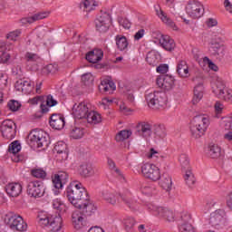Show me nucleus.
<instances>
[{"instance_id":"nucleus-1","label":"nucleus","mask_w":232,"mask_h":232,"mask_svg":"<svg viewBox=\"0 0 232 232\" xmlns=\"http://www.w3.org/2000/svg\"><path fill=\"white\" fill-rule=\"evenodd\" d=\"M102 197L106 202H108V204H111L112 206H115V204H121V200H122V202H124L127 208H130L131 211L139 210V203L131 198V192L129 190L123 194H118L112 188H107L102 192Z\"/></svg>"},{"instance_id":"nucleus-2","label":"nucleus","mask_w":232,"mask_h":232,"mask_svg":"<svg viewBox=\"0 0 232 232\" xmlns=\"http://www.w3.org/2000/svg\"><path fill=\"white\" fill-rule=\"evenodd\" d=\"M88 191L80 181H72L65 189V197L74 208L82 206V202L88 198Z\"/></svg>"},{"instance_id":"nucleus-3","label":"nucleus","mask_w":232,"mask_h":232,"mask_svg":"<svg viewBox=\"0 0 232 232\" xmlns=\"http://www.w3.org/2000/svg\"><path fill=\"white\" fill-rule=\"evenodd\" d=\"M38 224L42 227H47L49 231L60 232L63 229V218L61 215H50L42 212L38 215Z\"/></svg>"},{"instance_id":"nucleus-4","label":"nucleus","mask_w":232,"mask_h":232,"mask_svg":"<svg viewBox=\"0 0 232 232\" xmlns=\"http://www.w3.org/2000/svg\"><path fill=\"white\" fill-rule=\"evenodd\" d=\"M209 128V116L208 114H198L192 120L190 132L194 139H200Z\"/></svg>"},{"instance_id":"nucleus-5","label":"nucleus","mask_w":232,"mask_h":232,"mask_svg":"<svg viewBox=\"0 0 232 232\" xmlns=\"http://www.w3.org/2000/svg\"><path fill=\"white\" fill-rule=\"evenodd\" d=\"M145 99L148 106L154 110H160L168 104V96L164 92L154 91L151 92H146Z\"/></svg>"},{"instance_id":"nucleus-6","label":"nucleus","mask_w":232,"mask_h":232,"mask_svg":"<svg viewBox=\"0 0 232 232\" xmlns=\"http://www.w3.org/2000/svg\"><path fill=\"white\" fill-rule=\"evenodd\" d=\"M30 146L34 148H46L50 145V138L46 132L41 130H33L28 135Z\"/></svg>"},{"instance_id":"nucleus-7","label":"nucleus","mask_w":232,"mask_h":232,"mask_svg":"<svg viewBox=\"0 0 232 232\" xmlns=\"http://www.w3.org/2000/svg\"><path fill=\"white\" fill-rule=\"evenodd\" d=\"M5 223L9 226L13 231L24 232L28 229V224L24 218L17 214H7L5 218Z\"/></svg>"},{"instance_id":"nucleus-8","label":"nucleus","mask_w":232,"mask_h":232,"mask_svg":"<svg viewBox=\"0 0 232 232\" xmlns=\"http://www.w3.org/2000/svg\"><path fill=\"white\" fill-rule=\"evenodd\" d=\"M152 41L155 44H160L167 52H173L175 50V40L170 38L169 35L162 34L160 32H153Z\"/></svg>"},{"instance_id":"nucleus-9","label":"nucleus","mask_w":232,"mask_h":232,"mask_svg":"<svg viewBox=\"0 0 232 232\" xmlns=\"http://www.w3.org/2000/svg\"><path fill=\"white\" fill-rule=\"evenodd\" d=\"M185 12L191 19H200L204 15V5L197 0H190L185 6Z\"/></svg>"},{"instance_id":"nucleus-10","label":"nucleus","mask_w":232,"mask_h":232,"mask_svg":"<svg viewBox=\"0 0 232 232\" xmlns=\"http://www.w3.org/2000/svg\"><path fill=\"white\" fill-rule=\"evenodd\" d=\"M149 211H152L154 215H158V217H161L167 220V222H174L175 221V213L173 210L169 208H166L163 207H159L153 203H149L147 205Z\"/></svg>"},{"instance_id":"nucleus-11","label":"nucleus","mask_w":232,"mask_h":232,"mask_svg":"<svg viewBox=\"0 0 232 232\" xmlns=\"http://www.w3.org/2000/svg\"><path fill=\"white\" fill-rule=\"evenodd\" d=\"M70 175L66 171H59L52 177L53 186L55 189H53L54 195L61 193L60 189L64 188V185L68 183Z\"/></svg>"},{"instance_id":"nucleus-12","label":"nucleus","mask_w":232,"mask_h":232,"mask_svg":"<svg viewBox=\"0 0 232 232\" xmlns=\"http://www.w3.org/2000/svg\"><path fill=\"white\" fill-rule=\"evenodd\" d=\"M141 173L146 179L154 182L160 179V169L153 163H145L141 166Z\"/></svg>"},{"instance_id":"nucleus-13","label":"nucleus","mask_w":232,"mask_h":232,"mask_svg":"<svg viewBox=\"0 0 232 232\" xmlns=\"http://www.w3.org/2000/svg\"><path fill=\"white\" fill-rule=\"evenodd\" d=\"M90 110H92V103L88 102H78L72 106V115L74 119H85Z\"/></svg>"},{"instance_id":"nucleus-14","label":"nucleus","mask_w":232,"mask_h":232,"mask_svg":"<svg viewBox=\"0 0 232 232\" xmlns=\"http://www.w3.org/2000/svg\"><path fill=\"white\" fill-rule=\"evenodd\" d=\"M44 184L41 181H32L27 186V193L29 197H34V198H41L44 196Z\"/></svg>"},{"instance_id":"nucleus-15","label":"nucleus","mask_w":232,"mask_h":232,"mask_svg":"<svg viewBox=\"0 0 232 232\" xmlns=\"http://www.w3.org/2000/svg\"><path fill=\"white\" fill-rule=\"evenodd\" d=\"M156 83L159 88H161V90L169 92V90H173V88H175V77L169 74L160 75L157 78Z\"/></svg>"},{"instance_id":"nucleus-16","label":"nucleus","mask_w":232,"mask_h":232,"mask_svg":"<svg viewBox=\"0 0 232 232\" xmlns=\"http://www.w3.org/2000/svg\"><path fill=\"white\" fill-rule=\"evenodd\" d=\"M15 123L12 120H5L0 127L1 132L5 139H14L15 137Z\"/></svg>"},{"instance_id":"nucleus-17","label":"nucleus","mask_w":232,"mask_h":232,"mask_svg":"<svg viewBox=\"0 0 232 232\" xmlns=\"http://www.w3.org/2000/svg\"><path fill=\"white\" fill-rule=\"evenodd\" d=\"M136 133L139 137H142V139H150L151 135H153V130L151 125L148 121L139 122L136 126Z\"/></svg>"},{"instance_id":"nucleus-18","label":"nucleus","mask_w":232,"mask_h":232,"mask_svg":"<svg viewBox=\"0 0 232 232\" xmlns=\"http://www.w3.org/2000/svg\"><path fill=\"white\" fill-rule=\"evenodd\" d=\"M110 24H111V17L106 13L95 21L96 30L102 34L110 29Z\"/></svg>"},{"instance_id":"nucleus-19","label":"nucleus","mask_w":232,"mask_h":232,"mask_svg":"<svg viewBox=\"0 0 232 232\" xmlns=\"http://www.w3.org/2000/svg\"><path fill=\"white\" fill-rule=\"evenodd\" d=\"M193 81L196 86L194 88V96L192 102L193 104H197L198 102H200V101H202V98L204 97V85L202 78L196 77L193 79Z\"/></svg>"},{"instance_id":"nucleus-20","label":"nucleus","mask_w":232,"mask_h":232,"mask_svg":"<svg viewBox=\"0 0 232 232\" xmlns=\"http://www.w3.org/2000/svg\"><path fill=\"white\" fill-rule=\"evenodd\" d=\"M14 88L16 92L28 95L31 92H34V82L30 80H18L14 84Z\"/></svg>"},{"instance_id":"nucleus-21","label":"nucleus","mask_w":232,"mask_h":232,"mask_svg":"<svg viewBox=\"0 0 232 232\" xmlns=\"http://www.w3.org/2000/svg\"><path fill=\"white\" fill-rule=\"evenodd\" d=\"M154 10L156 12V15L164 23V24H167V26H169V28H172V30H179L177 25L175 24V22H173L172 19L168 17V14L160 8V5H155Z\"/></svg>"},{"instance_id":"nucleus-22","label":"nucleus","mask_w":232,"mask_h":232,"mask_svg":"<svg viewBox=\"0 0 232 232\" xmlns=\"http://www.w3.org/2000/svg\"><path fill=\"white\" fill-rule=\"evenodd\" d=\"M226 83H224V81L222 78H217L212 82V92L216 97H218V99H221V97H224V93H226Z\"/></svg>"},{"instance_id":"nucleus-23","label":"nucleus","mask_w":232,"mask_h":232,"mask_svg":"<svg viewBox=\"0 0 232 232\" xmlns=\"http://www.w3.org/2000/svg\"><path fill=\"white\" fill-rule=\"evenodd\" d=\"M224 217H226V212L224 210H216L210 214L209 224L213 227H218V226H222V224H224Z\"/></svg>"},{"instance_id":"nucleus-24","label":"nucleus","mask_w":232,"mask_h":232,"mask_svg":"<svg viewBox=\"0 0 232 232\" xmlns=\"http://www.w3.org/2000/svg\"><path fill=\"white\" fill-rule=\"evenodd\" d=\"M5 192L8 197H19L23 192V185L19 182H10L5 185Z\"/></svg>"},{"instance_id":"nucleus-25","label":"nucleus","mask_w":232,"mask_h":232,"mask_svg":"<svg viewBox=\"0 0 232 232\" xmlns=\"http://www.w3.org/2000/svg\"><path fill=\"white\" fill-rule=\"evenodd\" d=\"M54 151L57 153L58 160H66L68 159V145L64 141H58L54 145Z\"/></svg>"},{"instance_id":"nucleus-26","label":"nucleus","mask_w":232,"mask_h":232,"mask_svg":"<svg viewBox=\"0 0 232 232\" xmlns=\"http://www.w3.org/2000/svg\"><path fill=\"white\" fill-rule=\"evenodd\" d=\"M177 73L182 79H188L191 75V71L189 70V65L184 60L179 61L177 63Z\"/></svg>"},{"instance_id":"nucleus-27","label":"nucleus","mask_w":232,"mask_h":232,"mask_svg":"<svg viewBox=\"0 0 232 232\" xmlns=\"http://www.w3.org/2000/svg\"><path fill=\"white\" fill-rule=\"evenodd\" d=\"M64 116L61 114H53L50 120V126L53 130H63L64 128Z\"/></svg>"},{"instance_id":"nucleus-28","label":"nucleus","mask_w":232,"mask_h":232,"mask_svg":"<svg viewBox=\"0 0 232 232\" xmlns=\"http://www.w3.org/2000/svg\"><path fill=\"white\" fill-rule=\"evenodd\" d=\"M115 83L111 82L110 79H103L99 85V91L102 93H113L116 90Z\"/></svg>"},{"instance_id":"nucleus-29","label":"nucleus","mask_w":232,"mask_h":232,"mask_svg":"<svg viewBox=\"0 0 232 232\" xmlns=\"http://www.w3.org/2000/svg\"><path fill=\"white\" fill-rule=\"evenodd\" d=\"M78 173L81 177L84 178L93 177L95 175V168H93V165L90 163H84L80 165Z\"/></svg>"},{"instance_id":"nucleus-30","label":"nucleus","mask_w":232,"mask_h":232,"mask_svg":"<svg viewBox=\"0 0 232 232\" xmlns=\"http://www.w3.org/2000/svg\"><path fill=\"white\" fill-rule=\"evenodd\" d=\"M84 119H86L89 124H99L102 121V117L99 112L93 110V107L90 109Z\"/></svg>"},{"instance_id":"nucleus-31","label":"nucleus","mask_w":232,"mask_h":232,"mask_svg":"<svg viewBox=\"0 0 232 232\" xmlns=\"http://www.w3.org/2000/svg\"><path fill=\"white\" fill-rule=\"evenodd\" d=\"M48 15H50L49 12L38 13L31 17H26V18L21 19L20 23H22V24H32V23H35V21H41V19H46V17H48Z\"/></svg>"},{"instance_id":"nucleus-32","label":"nucleus","mask_w":232,"mask_h":232,"mask_svg":"<svg viewBox=\"0 0 232 232\" xmlns=\"http://www.w3.org/2000/svg\"><path fill=\"white\" fill-rule=\"evenodd\" d=\"M104 53L101 49H94L86 54V60L89 63H99L102 59Z\"/></svg>"},{"instance_id":"nucleus-33","label":"nucleus","mask_w":232,"mask_h":232,"mask_svg":"<svg viewBox=\"0 0 232 232\" xmlns=\"http://www.w3.org/2000/svg\"><path fill=\"white\" fill-rule=\"evenodd\" d=\"M207 155L210 159H218L222 155V149L217 143H210L207 149Z\"/></svg>"},{"instance_id":"nucleus-34","label":"nucleus","mask_w":232,"mask_h":232,"mask_svg":"<svg viewBox=\"0 0 232 232\" xmlns=\"http://www.w3.org/2000/svg\"><path fill=\"white\" fill-rule=\"evenodd\" d=\"M76 209H81L82 213H87L88 215H92V213L95 211L96 208L93 202L90 200V196H87V199L82 201V206L76 207Z\"/></svg>"},{"instance_id":"nucleus-35","label":"nucleus","mask_w":232,"mask_h":232,"mask_svg":"<svg viewBox=\"0 0 232 232\" xmlns=\"http://www.w3.org/2000/svg\"><path fill=\"white\" fill-rule=\"evenodd\" d=\"M115 43L118 50L120 52H126L128 50V46H130V43L128 42V38L122 34H118L115 36Z\"/></svg>"},{"instance_id":"nucleus-36","label":"nucleus","mask_w":232,"mask_h":232,"mask_svg":"<svg viewBox=\"0 0 232 232\" xmlns=\"http://www.w3.org/2000/svg\"><path fill=\"white\" fill-rule=\"evenodd\" d=\"M190 220L189 216L182 218V221L179 227V232H197L195 227L191 225Z\"/></svg>"},{"instance_id":"nucleus-37","label":"nucleus","mask_w":232,"mask_h":232,"mask_svg":"<svg viewBox=\"0 0 232 232\" xmlns=\"http://www.w3.org/2000/svg\"><path fill=\"white\" fill-rule=\"evenodd\" d=\"M210 50H212L214 55H218V57H224L226 53V48L224 45L218 44V42H215V40L210 41Z\"/></svg>"},{"instance_id":"nucleus-38","label":"nucleus","mask_w":232,"mask_h":232,"mask_svg":"<svg viewBox=\"0 0 232 232\" xmlns=\"http://www.w3.org/2000/svg\"><path fill=\"white\" fill-rule=\"evenodd\" d=\"M96 6H99L97 0H82L80 4V8L83 12H92V10H95Z\"/></svg>"},{"instance_id":"nucleus-39","label":"nucleus","mask_w":232,"mask_h":232,"mask_svg":"<svg viewBox=\"0 0 232 232\" xmlns=\"http://www.w3.org/2000/svg\"><path fill=\"white\" fill-rule=\"evenodd\" d=\"M146 61L150 66H157L160 63V53L157 51H150L147 54Z\"/></svg>"},{"instance_id":"nucleus-40","label":"nucleus","mask_w":232,"mask_h":232,"mask_svg":"<svg viewBox=\"0 0 232 232\" xmlns=\"http://www.w3.org/2000/svg\"><path fill=\"white\" fill-rule=\"evenodd\" d=\"M72 226L75 229H81L82 227V224L84 222V218H82V214L79 211H74L72 215Z\"/></svg>"},{"instance_id":"nucleus-41","label":"nucleus","mask_w":232,"mask_h":232,"mask_svg":"<svg viewBox=\"0 0 232 232\" xmlns=\"http://www.w3.org/2000/svg\"><path fill=\"white\" fill-rule=\"evenodd\" d=\"M160 186L165 189V191H170L173 186L171 176L169 174H163L160 182Z\"/></svg>"},{"instance_id":"nucleus-42","label":"nucleus","mask_w":232,"mask_h":232,"mask_svg":"<svg viewBox=\"0 0 232 232\" xmlns=\"http://www.w3.org/2000/svg\"><path fill=\"white\" fill-rule=\"evenodd\" d=\"M6 50V44L5 42H0V52L2 54L0 55V63L2 64H8L10 63V53L5 52Z\"/></svg>"},{"instance_id":"nucleus-43","label":"nucleus","mask_w":232,"mask_h":232,"mask_svg":"<svg viewBox=\"0 0 232 232\" xmlns=\"http://www.w3.org/2000/svg\"><path fill=\"white\" fill-rule=\"evenodd\" d=\"M85 133L86 130H84V128L73 127L70 131V138L77 140L79 139H82Z\"/></svg>"},{"instance_id":"nucleus-44","label":"nucleus","mask_w":232,"mask_h":232,"mask_svg":"<svg viewBox=\"0 0 232 232\" xmlns=\"http://www.w3.org/2000/svg\"><path fill=\"white\" fill-rule=\"evenodd\" d=\"M122 224H123L126 231H131L133 229V227H135L137 221H135V218L126 216L122 219Z\"/></svg>"},{"instance_id":"nucleus-45","label":"nucleus","mask_w":232,"mask_h":232,"mask_svg":"<svg viewBox=\"0 0 232 232\" xmlns=\"http://www.w3.org/2000/svg\"><path fill=\"white\" fill-rule=\"evenodd\" d=\"M108 165L110 169L113 171L115 177H118L120 180H124V175H122V172H121V170L115 167V162L112 161V160H108Z\"/></svg>"},{"instance_id":"nucleus-46","label":"nucleus","mask_w":232,"mask_h":232,"mask_svg":"<svg viewBox=\"0 0 232 232\" xmlns=\"http://www.w3.org/2000/svg\"><path fill=\"white\" fill-rule=\"evenodd\" d=\"M185 175V182L188 186H193L195 184V176H193V172H191V169H184Z\"/></svg>"},{"instance_id":"nucleus-47","label":"nucleus","mask_w":232,"mask_h":232,"mask_svg":"<svg viewBox=\"0 0 232 232\" xmlns=\"http://www.w3.org/2000/svg\"><path fill=\"white\" fill-rule=\"evenodd\" d=\"M179 162L182 168V169H189V158L188 154H180L179 158Z\"/></svg>"},{"instance_id":"nucleus-48","label":"nucleus","mask_w":232,"mask_h":232,"mask_svg":"<svg viewBox=\"0 0 232 232\" xmlns=\"http://www.w3.org/2000/svg\"><path fill=\"white\" fill-rule=\"evenodd\" d=\"M93 75L92 72H86L83 75H82V82L84 84V86H92L93 84Z\"/></svg>"},{"instance_id":"nucleus-49","label":"nucleus","mask_w":232,"mask_h":232,"mask_svg":"<svg viewBox=\"0 0 232 232\" xmlns=\"http://www.w3.org/2000/svg\"><path fill=\"white\" fill-rule=\"evenodd\" d=\"M130 137H131V130H124L120 131L116 135V140L118 142H121L122 140H126V139H130Z\"/></svg>"},{"instance_id":"nucleus-50","label":"nucleus","mask_w":232,"mask_h":232,"mask_svg":"<svg viewBox=\"0 0 232 232\" xmlns=\"http://www.w3.org/2000/svg\"><path fill=\"white\" fill-rule=\"evenodd\" d=\"M8 151L9 153H13V155L19 153L21 151V143L19 141L12 142L8 147Z\"/></svg>"},{"instance_id":"nucleus-51","label":"nucleus","mask_w":232,"mask_h":232,"mask_svg":"<svg viewBox=\"0 0 232 232\" xmlns=\"http://www.w3.org/2000/svg\"><path fill=\"white\" fill-rule=\"evenodd\" d=\"M147 159H152V160H157V159H162L160 152L157 151L155 149H150L149 152L146 154Z\"/></svg>"},{"instance_id":"nucleus-52","label":"nucleus","mask_w":232,"mask_h":232,"mask_svg":"<svg viewBox=\"0 0 232 232\" xmlns=\"http://www.w3.org/2000/svg\"><path fill=\"white\" fill-rule=\"evenodd\" d=\"M53 209H57V211H66V205H64L59 198L53 200Z\"/></svg>"},{"instance_id":"nucleus-53","label":"nucleus","mask_w":232,"mask_h":232,"mask_svg":"<svg viewBox=\"0 0 232 232\" xmlns=\"http://www.w3.org/2000/svg\"><path fill=\"white\" fill-rule=\"evenodd\" d=\"M31 174L35 179H44V177H46V171H44L43 169H33L31 170Z\"/></svg>"},{"instance_id":"nucleus-54","label":"nucleus","mask_w":232,"mask_h":232,"mask_svg":"<svg viewBox=\"0 0 232 232\" xmlns=\"http://www.w3.org/2000/svg\"><path fill=\"white\" fill-rule=\"evenodd\" d=\"M154 137L155 139H164L166 137V130L162 127L157 126L154 129Z\"/></svg>"},{"instance_id":"nucleus-55","label":"nucleus","mask_w":232,"mask_h":232,"mask_svg":"<svg viewBox=\"0 0 232 232\" xmlns=\"http://www.w3.org/2000/svg\"><path fill=\"white\" fill-rule=\"evenodd\" d=\"M55 72H57V65L53 64H48L42 69V73H44V75H48V73H55Z\"/></svg>"},{"instance_id":"nucleus-56","label":"nucleus","mask_w":232,"mask_h":232,"mask_svg":"<svg viewBox=\"0 0 232 232\" xmlns=\"http://www.w3.org/2000/svg\"><path fill=\"white\" fill-rule=\"evenodd\" d=\"M25 59L27 63H39L41 57L34 53H26Z\"/></svg>"},{"instance_id":"nucleus-57","label":"nucleus","mask_w":232,"mask_h":232,"mask_svg":"<svg viewBox=\"0 0 232 232\" xmlns=\"http://www.w3.org/2000/svg\"><path fill=\"white\" fill-rule=\"evenodd\" d=\"M8 84V75L5 72H0V90H5Z\"/></svg>"},{"instance_id":"nucleus-58","label":"nucleus","mask_w":232,"mask_h":232,"mask_svg":"<svg viewBox=\"0 0 232 232\" xmlns=\"http://www.w3.org/2000/svg\"><path fill=\"white\" fill-rule=\"evenodd\" d=\"M118 23L120 26H122V28H125V30H130V28H131V23L130 22V20L126 18H123V17L118 18Z\"/></svg>"},{"instance_id":"nucleus-59","label":"nucleus","mask_w":232,"mask_h":232,"mask_svg":"<svg viewBox=\"0 0 232 232\" xmlns=\"http://www.w3.org/2000/svg\"><path fill=\"white\" fill-rule=\"evenodd\" d=\"M203 63H204V64H207V66H208V68L210 70H212L213 72H218V66H217V64H215L213 62H211V60H209V58H208V57L203 58Z\"/></svg>"},{"instance_id":"nucleus-60","label":"nucleus","mask_w":232,"mask_h":232,"mask_svg":"<svg viewBox=\"0 0 232 232\" xmlns=\"http://www.w3.org/2000/svg\"><path fill=\"white\" fill-rule=\"evenodd\" d=\"M7 106L11 111H17L21 108V103L15 100H12L8 102Z\"/></svg>"},{"instance_id":"nucleus-61","label":"nucleus","mask_w":232,"mask_h":232,"mask_svg":"<svg viewBox=\"0 0 232 232\" xmlns=\"http://www.w3.org/2000/svg\"><path fill=\"white\" fill-rule=\"evenodd\" d=\"M19 35H21V30L17 29L7 34L6 37L9 41H17Z\"/></svg>"},{"instance_id":"nucleus-62","label":"nucleus","mask_w":232,"mask_h":232,"mask_svg":"<svg viewBox=\"0 0 232 232\" xmlns=\"http://www.w3.org/2000/svg\"><path fill=\"white\" fill-rule=\"evenodd\" d=\"M157 73H168L169 72V65L161 63L156 68Z\"/></svg>"},{"instance_id":"nucleus-63","label":"nucleus","mask_w":232,"mask_h":232,"mask_svg":"<svg viewBox=\"0 0 232 232\" xmlns=\"http://www.w3.org/2000/svg\"><path fill=\"white\" fill-rule=\"evenodd\" d=\"M220 99H223L224 101H227V102H230L232 104V91L227 89L224 92V96Z\"/></svg>"},{"instance_id":"nucleus-64","label":"nucleus","mask_w":232,"mask_h":232,"mask_svg":"<svg viewBox=\"0 0 232 232\" xmlns=\"http://www.w3.org/2000/svg\"><path fill=\"white\" fill-rule=\"evenodd\" d=\"M223 126L225 130H232V117L231 118H226L223 120Z\"/></svg>"}]
</instances>
